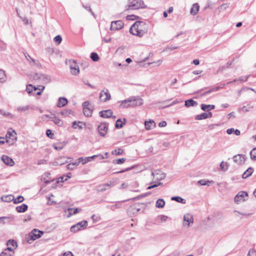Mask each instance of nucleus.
<instances>
[{"mask_svg": "<svg viewBox=\"0 0 256 256\" xmlns=\"http://www.w3.org/2000/svg\"><path fill=\"white\" fill-rule=\"evenodd\" d=\"M171 200H175L178 202H180L183 204H186V201L184 199L182 198L176 196H172L171 198Z\"/></svg>", "mask_w": 256, "mask_h": 256, "instance_id": "nucleus-26", "label": "nucleus"}, {"mask_svg": "<svg viewBox=\"0 0 256 256\" xmlns=\"http://www.w3.org/2000/svg\"><path fill=\"white\" fill-rule=\"evenodd\" d=\"M50 174L49 172H46L42 176L41 178L42 181H44L46 184H48L51 182L52 180H46V178H50Z\"/></svg>", "mask_w": 256, "mask_h": 256, "instance_id": "nucleus-23", "label": "nucleus"}, {"mask_svg": "<svg viewBox=\"0 0 256 256\" xmlns=\"http://www.w3.org/2000/svg\"><path fill=\"white\" fill-rule=\"evenodd\" d=\"M124 152V150L121 148H119L118 150H114L112 151V154H116V156H119L120 154H122Z\"/></svg>", "mask_w": 256, "mask_h": 256, "instance_id": "nucleus-38", "label": "nucleus"}, {"mask_svg": "<svg viewBox=\"0 0 256 256\" xmlns=\"http://www.w3.org/2000/svg\"><path fill=\"white\" fill-rule=\"evenodd\" d=\"M40 74L36 73L32 76V78L34 80H40Z\"/></svg>", "mask_w": 256, "mask_h": 256, "instance_id": "nucleus-57", "label": "nucleus"}, {"mask_svg": "<svg viewBox=\"0 0 256 256\" xmlns=\"http://www.w3.org/2000/svg\"><path fill=\"white\" fill-rule=\"evenodd\" d=\"M52 120L58 126H61L63 124L62 121L56 116L52 118Z\"/></svg>", "mask_w": 256, "mask_h": 256, "instance_id": "nucleus-29", "label": "nucleus"}, {"mask_svg": "<svg viewBox=\"0 0 256 256\" xmlns=\"http://www.w3.org/2000/svg\"><path fill=\"white\" fill-rule=\"evenodd\" d=\"M88 226L86 220H82L71 226L70 230L72 232H76L78 231L85 228Z\"/></svg>", "mask_w": 256, "mask_h": 256, "instance_id": "nucleus-5", "label": "nucleus"}, {"mask_svg": "<svg viewBox=\"0 0 256 256\" xmlns=\"http://www.w3.org/2000/svg\"><path fill=\"white\" fill-rule=\"evenodd\" d=\"M180 100H174L172 102L171 104H168V105H166L164 106H162V108H167V107H168L170 106H172V105H174L179 102H180Z\"/></svg>", "mask_w": 256, "mask_h": 256, "instance_id": "nucleus-59", "label": "nucleus"}, {"mask_svg": "<svg viewBox=\"0 0 256 256\" xmlns=\"http://www.w3.org/2000/svg\"><path fill=\"white\" fill-rule=\"evenodd\" d=\"M212 113L211 112H208V113L203 112L200 114L197 115L196 116V119L198 120H201L203 119H206V118H212Z\"/></svg>", "mask_w": 256, "mask_h": 256, "instance_id": "nucleus-15", "label": "nucleus"}, {"mask_svg": "<svg viewBox=\"0 0 256 256\" xmlns=\"http://www.w3.org/2000/svg\"><path fill=\"white\" fill-rule=\"evenodd\" d=\"M28 208V205L24 204L16 207V210L18 212H26Z\"/></svg>", "mask_w": 256, "mask_h": 256, "instance_id": "nucleus-20", "label": "nucleus"}, {"mask_svg": "<svg viewBox=\"0 0 256 256\" xmlns=\"http://www.w3.org/2000/svg\"><path fill=\"white\" fill-rule=\"evenodd\" d=\"M72 110H68V109L63 110L60 112V114L65 116H69L70 114H72Z\"/></svg>", "mask_w": 256, "mask_h": 256, "instance_id": "nucleus-37", "label": "nucleus"}, {"mask_svg": "<svg viewBox=\"0 0 256 256\" xmlns=\"http://www.w3.org/2000/svg\"><path fill=\"white\" fill-rule=\"evenodd\" d=\"M222 88L220 87V86H216L215 88H211L210 90H209L208 91H206L204 94H209L210 93V92H215V91H217V90H220Z\"/></svg>", "mask_w": 256, "mask_h": 256, "instance_id": "nucleus-48", "label": "nucleus"}, {"mask_svg": "<svg viewBox=\"0 0 256 256\" xmlns=\"http://www.w3.org/2000/svg\"><path fill=\"white\" fill-rule=\"evenodd\" d=\"M68 102V100L64 97H60L58 102L57 106L61 108L65 106Z\"/></svg>", "mask_w": 256, "mask_h": 256, "instance_id": "nucleus-16", "label": "nucleus"}, {"mask_svg": "<svg viewBox=\"0 0 256 256\" xmlns=\"http://www.w3.org/2000/svg\"><path fill=\"white\" fill-rule=\"evenodd\" d=\"M40 80L44 84H48L50 82L51 78L48 75L40 74Z\"/></svg>", "mask_w": 256, "mask_h": 256, "instance_id": "nucleus-17", "label": "nucleus"}, {"mask_svg": "<svg viewBox=\"0 0 256 256\" xmlns=\"http://www.w3.org/2000/svg\"><path fill=\"white\" fill-rule=\"evenodd\" d=\"M126 122V120L125 118L124 119V122H122L121 119L119 118L116 121L115 126L116 128H120L123 127Z\"/></svg>", "mask_w": 256, "mask_h": 256, "instance_id": "nucleus-21", "label": "nucleus"}, {"mask_svg": "<svg viewBox=\"0 0 256 256\" xmlns=\"http://www.w3.org/2000/svg\"><path fill=\"white\" fill-rule=\"evenodd\" d=\"M13 250H14V248L10 246H8L7 248L4 250L7 251V252H10L12 254H14V252Z\"/></svg>", "mask_w": 256, "mask_h": 256, "instance_id": "nucleus-62", "label": "nucleus"}, {"mask_svg": "<svg viewBox=\"0 0 256 256\" xmlns=\"http://www.w3.org/2000/svg\"><path fill=\"white\" fill-rule=\"evenodd\" d=\"M108 188L116 185V182L114 181H110L107 183L105 184Z\"/></svg>", "mask_w": 256, "mask_h": 256, "instance_id": "nucleus-55", "label": "nucleus"}, {"mask_svg": "<svg viewBox=\"0 0 256 256\" xmlns=\"http://www.w3.org/2000/svg\"><path fill=\"white\" fill-rule=\"evenodd\" d=\"M7 246L12 247L13 248H16L17 246L16 242L14 240H10L8 241Z\"/></svg>", "mask_w": 256, "mask_h": 256, "instance_id": "nucleus-30", "label": "nucleus"}, {"mask_svg": "<svg viewBox=\"0 0 256 256\" xmlns=\"http://www.w3.org/2000/svg\"><path fill=\"white\" fill-rule=\"evenodd\" d=\"M44 234L42 231L38 230L37 229H34L31 232H30L27 236V241L28 242L30 243V241H34L40 238Z\"/></svg>", "mask_w": 256, "mask_h": 256, "instance_id": "nucleus-4", "label": "nucleus"}, {"mask_svg": "<svg viewBox=\"0 0 256 256\" xmlns=\"http://www.w3.org/2000/svg\"><path fill=\"white\" fill-rule=\"evenodd\" d=\"M220 169L223 171H226L228 168V164L227 162H222L220 164Z\"/></svg>", "mask_w": 256, "mask_h": 256, "instance_id": "nucleus-33", "label": "nucleus"}, {"mask_svg": "<svg viewBox=\"0 0 256 256\" xmlns=\"http://www.w3.org/2000/svg\"><path fill=\"white\" fill-rule=\"evenodd\" d=\"M250 158L252 160H256V148H254L250 152Z\"/></svg>", "mask_w": 256, "mask_h": 256, "instance_id": "nucleus-32", "label": "nucleus"}, {"mask_svg": "<svg viewBox=\"0 0 256 256\" xmlns=\"http://www.w3.org/2000/svg\"><path fill=\"white\" fill-rule=\"evenodd\" d=\"M1 199L3 202H10L12 201H13L14 200V196L12 194L8 195V196H2L1 197Z\"/></svg>", "mask_w": 256, "mask_h": 256, "instance_id": "nucleus-24", "label": "nucleus"}, {"mask_svg": "<svg viewBox=\"0 0 256 256\" xmlns=\"http://www.w3.org/2000/svg\"><path fill=\"white\" fill-rule=\"evenodd\" d=\"M191 223H192V214L190 213H187L184 216L183 226L188 227Z\"/></svg>", "mask_w": 256, "mask_h": 256, "instance_id": "nucleus-13", "label": "nucleus"}, {"mask_svg": "<svg viewBox=\"0 0 256 256\" xmlns=\"http://www.w3.org/2000/svg\"><path fill=\"white\" fill-rule=\"evenodd\" d=\"M112 112L111 110H102L99 112L100 116L104 118H115V116H112Z\"/></svg>", "mask_w": 256, "mask_h": 256, "instance_id": "nucleus-12", "label": "nucleus"}, {"mask_svg": "<svg viewBox=\"0 0 256 256\" xmlns=\"http://www.w3.org/2000/svg\"><path fill=\"white\" fill-rule=\"evenodd\" d=\"M24 200V198L22 196H18L16 198L14 197L13 202L16 204L22 202Z\"/></svg>", "mask_w": 256, "mask_h": 256, "instance_id": "nucleus-34", "label": "nucleus"}, {"mask_svg": "<svg viewBox=\"0 0 256 256\" xmlns=\"http://www.w3.org/2000/svg\"><path fill=\"white\" fill-rule=\"evenodd\" d=\"M97 157H99L100 158V160H102L104 158V156L102 154H96V155H94L92 156H89V158H92V160L94 159V158H97Z\"/></svg>", "mask_w": 256, "mask_h": 256, "instance_id": "nucleus-53", "label": "nucleus"}, {"mask_svg": "<svg viewBox=\"0 0 256 256\" xmlns=\"http://www.w3.org/2000/svg\"><path fill=\"white\" fill-rule=\"evenodd\" d=\"M248 198V194L247 192L244 191H241L238 192V194L234 197V202L236 204L244 202L247 200Z\"/></svg>", "mask_w": 256, "mask_h": 256, "instance_id": "nucleus-6", "label": "nucleus"}, {"mask_svg": "<svg viewBox=\"0 0 256 256\" xmlns=\"http://www.w3.org/2000/svg\"><path fill=\"white\" fill-rule=\"evenodd\" d=\"M165 205V202L163 199L160 198L157 200L156 206L158 208H163Z\"/></svg>", "mask_w": 256, "mask_h": 256, "instance_id": "nucleus-25", "label": "nucleus"}, {"mask_svg": "<svg viewBox=\"0 0 256 256\" xmlns=\"http://www.w3.org/2000/svg\"><path fill=\"white\" fill-rule=\"evenodd\" d=\"M247 256H256V252L254 250H250Z\"/></svg>", "mask_w": 256, "mask_h": 256, "instance_id": "nucleus-63", "label": "nucleus"}, {"mask_svg": "<svg viewBox=\"0 0 256 256\" xmlns=\"http://www.w3.org/2000/svg\"><path fill=\"white\" fill-rule=\"evenodd\" d=\"M111 98L110 94L108 89L102 90L100 94V99L101 101L105 102Z\"/></svg>", "mask_w": 256, "mask_h": 256, "instance_id": "nucleus-8", "label": "nucleus"}, {"mask_svg": "<svg viewBox=\"0 0 256 256\" xmlns=\"http://www.w3.org/2000/svg\"><path fill=\"white\" fill-rule=\"evenodd\" d=\"M81 124V122H77L76 121H74L72 123V127L74 128H82V126L80 125V124Z\"/></svg>", "mask_w": 256, "mask_h": 256, "instance_id": "nucleus-44", "label": "nucleus"}, {"mask_svg": "<svg viewBox=\"0 0 256 256\" xmlns=\"http://www.w3.org/2000/svg\"><path fill=\"white\" fill-rule=\"evenodd\" d=\"M26 90L27 91V92L28 94L32 93V90H33V86H32V85L30 84L28 86H27L26 88Z\"/></svg>", "mask_w": 256, "mask_h": 256, "instance_id": "nucleus-56", "label": "nucleus"}, {"mask_svg": "<svg viewBox=\"0 0 256 256\" xmlns=\"http://www.w3.org/2000/svg\"><path fill=\"white\" fill-rule=\"evenodd\" d=\"M46 135L48 138H52L54 134L50 130H47L46 131Z\"/></svg>", "mask_w": 256, "mask_h": 256, "instance_id": "nucleus-54", "label": "nucleus"}, {"mask_svg": "<svg viewBox=\"0 0 256 256\" xmlns=\"http://www.w3.org/2000/svg\"><path fill=\"white\" fill-rule=\"evenodd\" d=\"M65 157H60L59 159L58 160V161H56V162L57 164L58 165H62L64 164L65 163L67 162V160H62V162H59L60 160L62 159H65Z\"/></svg>", "mask_w": 256, "mask_h": 256, "instance_id": "nucleus-51", "label": "nucleus"}, {"mask_svg": "<svg viewBox=\"0 0 256 256\" xmlns=\"http://www.w3.org/2000/svg\"><path fill=\"white\" fill-rule=\"evenodd\" d=\"M146 25L143 22L136 21L130 28V32L133 35L142 37L148 32V29L145 28Z\"/></svg>", "mask_w": 256, "mask_h": 256, "instance_id": "nucleus-1", "label": "nucleus"}, {"mask_svg": "<svg viewBox=\"0 0 256 256\" xmlns=\"http://www.w3.org/2000/svg\"><path fill=\"white\" fill-rule=\"evenodd\" d=\"M214 108L215 106L213 104H201V109L206 112L212 110L214 109Z\"/></svg>", "mask_w": 256, "mask_h": 256, "instance_id": "nucleus-19", "label": "nucleus"}, {"mask_svg": "<svg viewBox=\"0 0 256 256\" xmlns=\"http://www.w3.org/2000/svg\"><path fill=\"white\" fill-rule=\"evenodd\" d=\"M54 41L58 44H60L62 41V38L60 35L56 36L54 38Z\"/></svg>", "mask_w": 256, "mask_h": 256, "instance_id": "nucleus-46", "label": "nucleus"}, {"mask_svg": "<svg viewBox=\"0 0 256 256\" xmlns=\"http://www.w3.org/2000/svg\"><path fill=\"white\" fill-rule=\"evenodd\" d=\"M162 184H163L162 183L158 182L157 184H154L150 185V186H148L147 188V189L148 190H150L152 188L158 187V186H161V185H162Z\"/></svg>", "mask_w": 256, "mask_h": 256, "instance_id": "nucleus-50", "label": "nucleus"}, {"mask_svg": "<svg viewBox=\"0 0 256 256\" xmlns=\"http://www.w3.org/2000/svg\"><path fill=\"white\" fill-rule=\"evenodd\" d=\"M29 106H18L16 108V110L19 112H25L28 110Z\"/></svg>", "mask_w": 256, "mask_h": 256, "instance_id": "nucleus-31", "label": "nucleus"}, {"mask_svg": "<svg viewBox=\"0 0 256 256\" xmlns=\"http://www.w3.org/2000/svg\"><path fill=\"white\" fill-rule=\"evenodd\" d=\"M76 166H78L76 163V162H74L68 164L66 166L68 170H72L74 169V168Z\"/></svg>", "mask_w": 256, "mask_h": 256, "instance_id": "nucleus-45", "label": "nucleus"}, {"mask_svg": "<svg viewBox=\"0 0 256 256\" xmlns=\"http://www.w3.org/2000/svg\"><path fill=\"white\" fill-rule=\"evenodd\" d=\"M24 56L26 60L30 62H32L34 64L36 65V66L40 65L39 62H36V60L34 58H32L28 54H24Z\"/></svg>", "mask_w": 256, "mask_h": 256, "instance_id": "nucleus-27", "label": "nucleus"}, {"mask_svg": "<svg viewBox=\"0 0 256 256\" xmlns=\"http://www.w3.org/2000/svg\"><path fill=\"white\" fill-rule=\"evenodd\" d=\"M184 106L186 107L192 106V98L185 101Z\"/></svg>", "mask_w": 256, "mask_h": 256, "instance_id": "nucleus-52", "label": "nucleus"}, {"mask_svg": "<svg viewBox=\"0 0 256 256\" xmlns=\"http://www.w3.org/2000/svg\"><path fill=\"white\" fill-rule=\"evenodd\" d=\"M145 128L146 130H150L152 128V126L154 127L156 126V123L153 120H150L148 121L144 122Z\"/></svg>", "mask_w": 256, "mask_h": 256, "instance_id": "nucleus-18", "label": "nucleus"}, {"mask_svg": "<svg viewBox=\"0 0 256 256\" xmlns=\"http://www.w3.org/2000/svg\"><path fill=\"white\" fill-rule=\"evenodd\" d=\"M68 210L70 213V216H72V214H76V213H78L79 212L80 210L78 208H68Z\"/></svg>", "mask_w": 256, "mask_h": 256, "instance_id": "nucleus-40", "label": "nucleus"}, {"mask_svg": "<svg viewBox=\"0 0 256 256\" xmlns=\"http://www.w3.org/2000/svg\"><path fill=\"white\" fill-rule=\"evenodd\" d=\"M137 18H139V17L136 16L135 15H134V14L128 15L126 17V19L127 20H136Z\"/></svg>", "mask_w": 256, "mask_h": 256, "instance_id": "nucleus-49", "label": "nucleus"}, {"mask_svg": "<svg viewBox=\"0 0 256 256\" xmlns=\"http://www.w3.org/2000/svg\"><path fill=\"white\" fill-rule=\"evenodd\" d=\"M92 110L90 108H84L83 112L84 114L86 116H90L92 114Z\"/></svg>", "mask_w": 256, "mask_h": 256, "instance_id": "nucleus-28", "label": "nucleus"}, {"mask_svg": "<svg viewBox=\"0 0 256 256\" xmlns=\"http://www.w3.org/2000/svg\"><path fill=\"white\" fill-rule=\"evenodd\" d=\"M200 6L198 3L193 4V15L196 14L199 10Z\"/></svg>", "mask_w": 256, "mask_h": 256, "instance_id": "nucleus-41", "label": "nucleus"}, {"mask_svg": "<svg viewBox=\"0 0 256 256\" xmlns=\"http://www.w3.org/2000/svg\"><path fill=\"white\" fill-rule=\"evenodd\" d=\"M68 180V178H65V176H61L58 178V180H57L56 182L58 183L60 182H62L65 181H66Z\"/></svg>", "mask_w": 256, "mask_h": 256, "instance_id": "nucleus-61", "label": "nucleus"}, {"mask_svg": "<svg viewBox=\"0 0 256 256\" xmlns=\"http://www.w3.org/2000/svg\"><path fill=\"white\" fill-rule=\"evenodd\" d=\"M232 158L235 163L240 165L243 164L246 160V156L240 154L234 156Z\"/></svg>", "mask_w": 256, "mask_h": 256, "instance_id": "nucleus-11", "label": "nucleus"}, {"mask_svg": "<svg viewBox=\"0 0 256 256\" xmlns=\"http://www.w3.org/2000/svg\"><path fill=\"white\" fill-rule=\"evenodd\" d=\"M198 183L202 186L209 185V184L212 183V181L206 180H201L198 181Z\"/></svg>", "mask_w": 256, "mask_h": 256, "instance_id": "nucleus-39", "label": "nucleus"}, {"mask_svg": "<svg viewBox=\"0 0 256 256\" xmlns=\"http://www.w3.org/2000/svg\"><path fill=\"white\" fill-rule=\"evenodd\" d=\"M146 6L142 0H128V5L126 10H138L144 8Z\"/></svg>", "mask_w": 256, "mask_h": 256, "instance_id": "nucleus-3", "label": "nucleus"}, {"mask_svg": "<svg viewBox=\"0 0 256 256\" xmlns=\"http://www.w3.org/2000/svg\"><path fill=\"white\" fill-rule=\"evenodd\" d=\"M124 26V23L122 20H118L112 22L111 23L110 30H119L122 29Z\"/></svg>", "mask_w": 256, "mask_h": 256, "instance_id": "nucleus-9", "label": "nucleus"}, {"mask_svg": "<svg viewBox=\"0 0 256 256\" xmlns=\"http://www.w3.org/2000/svg\"><path fill=\"white\" fill-rule=\"evenodd\" d=\"M108 189V188L106 186L105 184H100L98 186V191L99 192H103Z\"/></svg>", "mask_w": 256, "mask_h": 256, "instance_id": "nucleus-36", "label": "nucleus"}, {"mask_svg": "<svg viewBox=\"0 0 256 256\" xmlns=\"http://www.w3.org/2000/svg\"><path fill=\"white\" fill-rule=\"evenodd\" d=\"M254 172V170L252 168H249L243 174L242 177L243 178H246L248 176H250Z\"/></svg>", "mask_w": 256, "mask_h": 256, "instance_id": "nucleus-22", "label": "nucleus"}, {"mask_svg": "<svg viewBox=\"0 0 256 256\" xmlns=\"http://www.w3.org/2000/svg\"><path fill=\"white\" fill-rule=\"evenodd\" d=\"M0 256H12V254L10 252H7L6 250H4L0 254Z\"/></svg>", "mask_w": 256, "mask_h": 256, "instance_id": "nucleus-60", "label": "nucleus"}, {"mask_svg": "<svg viewBox=\"0 0 256 256\" xmlns=\"http://www.w3.org/2000/svg\"><path fill=\"white\" fill-rule=\"evenodd\" d=\"M98 132L100 136L104 137L108 132V124L106 122H102L98 128Z\"/></svg>", "mask_w": 256, "mask_h": 256, "instance_id": "nucleus-7", "label": "nucleus"}, {"mask_svg": "<svg viewBox=\"0 0 256 256\" xmlns=\"http://www.w3.org/2000/svg\"><path fill=\"white\" fill-rule=\"evenodd\" d=\"M120 107L128 108L140 106L143 104V100L139 96H132L120 102Z\"/></svg>", "mask_w": 256, "mask_h": 256, "instance_id": "nucleus-2", "label": "nucleus"}, {"mask_svg": "<svg viewBox=\"0 0 256 256\" xmlns=\"http://www.w3.org/2000/svg\"><path fill=\"white\" fill-rule=\"evenodd\" d=\"M72 62V64H70V72L72 74L76 76L80 73V69L78 66L76 64V63L74 60H70V62Z\"/></svg>", "mask_w": 256, "mask_h": 256, "instance_id": "nucleus-10", "label": "nucleus"}, {"mask_svg": "<svg viewBox=\"0 0 256 256\" xmlns=\"http://www.w3.org/2000/svg\"><path fill=\"white\" fill-rule=\"evenodd\" d=\"M84 8L86 10H87L88 11L90 12H91L92 14V16H94V13L92 12L91 8H90V6L89 5H86V6H83Z\"/></svg>", "mask_w": 256, "mask_h": 256, "instance_id": "nucleus-58", "label": "nucleus"}, {"mask_svg": "<svg viewBox=\"0 0 256 256\" xmlns=\"http://www.w3.org/2000/svg\"><path fill=\"white\" fill-rule=\"evenodd\" d=\"M121 202H118V203L110 206V209L112 210L116 208H118L120 207Z\"/></svg>", "mask_w": 256, "mask_h": 256, "instance_id": "nucleus-47", "label": "nucleus"}, {"mask_svg": "<svg viewBox=\"0 0 256 256\" xmlns=\"http://www.w3.org/2000/svg\"><path fill=\"white\" fill-rule=\"evenodd\" d=\"M126 159L125 158H118L113 160V163L114 164H123Z\"/></svg>", "mask_w": 256, "mask_h": 256, "instance_id": "nucleus-42", "label": "nucleus"}, {"mask_svg": "<svg viewBox=\"0 0 256 256\" xmlns=\"http://www.w3.org/2000/svg\"><path fill=\"white\" fill-rule=\"evenodd\" d=\"M64 145L63 144H53V148L56 150H60L62 149V148L64 146Z\"/></svg>", "mask_w": 256, "mask_h": 256, "instance_id": "nucleus-43", "label": "nucleus"}, {"mask_svg": "<svg viewBox=\"0 0 256 256\" xmlns=\"http://www.w3.org/2000/svg\"><path fill=\"white\" fill-rule=\"evenodd\" d=\"M250 76L249 75V76H245L244 77H240L239 78L238 80L240 81L241 82H246L247 80L250 77Z\"/></svg>", "mask_w": 256, "mask_h": 256, "instance_id": "nucleus-64", "label": "nucleus"}, {"mask_svg": "<svg viewBox=\"0 0 256 256\" xmlns=\"http://www.w3.org/2000/svg\"><path fill=\"white\" fill-rule=\"evenodd\" d=\"M1 158L2 162L8 166H12L14 164L13 160L7 156L3 155Z\"/></svg>", "mask_w": 256, "mask_h": 256, "instance_id": "nucleus-14", "label": "nucleus"}, {"mask_svg": "<svg viewBox=\"0 0 256 256\" xmlns=\"http://www.w3.org/2000/svg\"><path fill=\"white\" fill-rule=\"evenodd\" d=\"M90 57L94 62H98L100 59L99 56L97 53L94 52L91 53Z\"/></svg>", "mask_w": 256, "mask_h": 256, "instance_id": "nucleus-35", "label": "nucleus"}]
</instances>
